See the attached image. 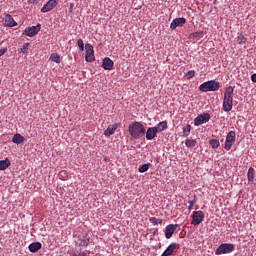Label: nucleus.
<instances>
[{"mask_svg": "<svg viewBox=\"0 0 256 256\" xmlns=\"http://www.w3.org/2000/svg\"><path fill=\"white\" fill-rule=\"evenodd\" d=\"M0 85H1V80H0Z\"/></svg>", "mask_w": 256, "mask_h": 256, "instance_id": "nucleus-41", "label": "nucleus"}, {"mask_svg": "<svg viewBox=\"0 0 256 256\" xmlns=\"http://www.w3.org/2000/svg\"><path fill=\"white\" fill-rule=\"evenodd\" d=\"M251 81L252 83H256V74L251 75Z\"/></svg>", "mask_w": 256, "mask_h": 256, "instance_id": "nucleus-36", "label": "nucleus"}, {"mask_svg": "<svg viewBox=\"0 0 256 256\" xmlns=\"http://www.w3.org/2000/svg\"><path fill=\"white\" fill-rule=\"evenodd\" d=\"M151 167V163L144 164L138 168L139 173H147L149 168Z\"/></svg>", "mask_w": 256, "mask_h": 256, "instance_id": "nucleus-23", "label": "nucleus"}, {"mask_svg": "<svg viewBox=\"0 0 256 256\" xmlns=\"http://www.w3.org/2000/svg\"><path fill=\"white\" fill-rule=\"evenodd\" d=\"M186 147L193 149V147H195L197 145V140H193V139H188L185 142Z\"/></svg>", "mask_w": 256, "mask_h": 256, "instance_id": "nucleus-25", "label": "nucleus"}, {"mask_svg": "<svg viewBox=\"0 0 256 256\" xmlns=\"http://www.w3.org/2000/svg\"><path fill=\"white\" fill-rule=\"evenodd\" d=\"M29 51V43H24L21 48V53H27Z\"/></svg>", "mask_w": 256, "mask_h": 256, "instance_id": "nucleus-33", "label": "nucleus"}, {"mask_svg": "<svg viewBox=\"0 0 256 256\" xmlns=\"http://www.w3.org/2000/svg\"><path fill=\"white\" fill-rule=\"evenodd\" d=\"M87 245H89V240L85 238L80 240L79 247H87Z\"/></svg>", "mask_w": 256, "mask_h": 256, "instance_id": "nucleus-32", "label": "nucleus"}, {"mask_svg": "<svg viewBox=\"0 0 256 256\" xmlns=\"http://www.w3.org/2000/svg\"><path fill=\"white\" fill-rule=\"evenodd\" d=\"M177 249V243H171L167 249L162 253V256H171L173 255V251Z\"/></svg>", "mask_w": 256, "mask_h": 256, "instance_id": "nucleus-17", "label": "nucleus"}, {"mask_svg": "<svg viewBox=\"0 0 256 256\" xmlns=\"http://www.w3.org/2000/svg\"><path fill=\"white\" fill-rule=\"evenodd\" d=\"M11 167V161L6 158L5 160H0V171H5Z\"/></svg>", "mask_w": 256, "mask_h": 256, "instance_id": "nucleus-20", "label": "nucleus"}, {"mask_svg": "<svg viewBox=\"0 0 256 256\" xmlns=\"http://www.w3.org/2000/svg\"><path fill=\"white\" fill-rule=\"evenodd\" d=\"M235 251V245L229 243L221 244L215 251V255H227Z\"/></svg>", "mask_w": 256, "mask_h": 256, "instance_id": "nucleus-4", "label": "nucleus"}, {"mask_svg": "<svg viewBox=\"0 0 256 256\" xmlns=\"http://www.w3.org/2000/svg\"><path fill=\"white\" fill-rule=\"evenodd\" d=\"M43 247L41 242H33L28 246L30 253H37Z\"/></svg>", "mask_w": 256, "mask_h": 256, "instance_id": "nucleus-18", "label": "nucleus"}, {"mask_svg": "<svg viewBox=\"0 0 256 256\" xmlns=\"http://www.w3.org/2000/svg\"><path fill=\"white\" fill-rule=\"evenodd\" d=\"M5 27H17V22L11 14H6L3 18Z\"/></svg>", "mask_w": 256, "mask_h": 256, "instance_id": "nucleus-13", "label": "nucleus"}, {"mask_svg": "<svg viewBox=\"0 0 256 256\" xmlns=\"http://www.w3.org/2000/svg\"><path fill=\"white\" fill-rule=\"evenodd\" d=\"M85 49H86L85 61H87V63H93V61H95V50H93V45H91L90 43H87L85 45Z\"/></svg>", "mask_w": 256, "mask_h": 256, "instance_id": "nucleus-7", "label": "nucleus"}, {"mask_svg": "<svg viewBox=\"0 0 256 256\" xmlns=\"http://www.w3.org/2000/svg\"><path fill=\"white\" fill-rule=\"evenodd\" d=\"M189 133H191V125L188 124L186 127L183 128V136L189 137Z\"/></svg>", "mask_w": 256, "mask_h": 256, "instance_id": "nucleus-28", "label": "nucleus"}, {"mask_svg": "<svg viewBox=\"0 0 256 256\" xmlns=\"http://www.w3.org/2000/svg\"><path fill=\"white\" fill-rule=\"evenodd\" d=\"M236 137H237V134L235 133V131H230L227 134L225 145H224V149H226V151H231V148L233 147V143H235L236 141Z\"/></svg>", "mask_w": 256, "mask_h": 256, "instance_id": "nucleus-6", "label": "nucleus"}, {"mask_svg": "<svg viewBox=\"0 0 256 256\" xmlns=\"http://www.w3.org/2000/svg\"><path fill=\"white\" fill-rule=\"evenodd\" d=\"M157 128L155 127H150L147 129L146 131V139L148 141H151L152 139H155V137H157Z\"/></svg>", "mask_w": 256, "mask_h": 256, "instance_id": "nucleus-15", "label": "nucleus"}, {"mask_svg": "<svg viewBox=\"0 0 256 256\" xmlns=\"http://www.w3.org/2000/svg\"><path fill=\"white\" fill-rule=\"evenodd\" d=\"M237 43H239V45H241V43H247V38H245L243 33L238 34Z\"/></svg>", "mask_w": 256, "mask_h": 256, "instance_id": "nucleus-26", "label": "nucleus"}, {"mask_svg": "<svg viewBox=\"0 0 256 256\" xmlns=\"http://www.w3.org/2000/svg\"><path fill=\"white\" fill-rule=\"evenodd\" d=\"M78 256H87V252H81L78 254Z\"/></svg>", "mask_w": 256, "mask_h": 256, "instance_id": "nucleus-37", "label": "nucleus"}, {"mask_svg": "<svg viewBox=\"0 0 256 256\" xmlns=\"http://www.w3.org/2000/svg\"><path fill=\"white\" fill-rule=\"evenodd\" d=\"M77 45H78L80 51H85V44L83 43V39H81V38L78 39Z\"/></svg>", "mask_w": 256, "mask_h": 256, "instance_id": "nucleus-31", "label": "nucleus"}, {"mask_svg": "<svg viewBox=\"0 0 256 256\" xmlns=\"http://www.w3.org/2000/svg\"><path fill=\"white\" fill-rule=\"evenodd\" d=\"M129 134L133 139H141L145 137V126L141 122H133L128 127Z\"/></svg>", "mask_w": 256, "mask_h": 256, "instance_id": "nucleus-1", "label": "nucleus"}, {"mask_svg": "<svg viewBox=\"0 0 256 256\" xmlns=\"http://www.w3.org/2000/svg\"><path fill=\"white\" fill-rule=\"evenodd\" d=\"M73 7H74V4H73V3H71V4H70V13L72 12V10H71V9H73Z\"/></svg>", "mask_w": 256, "mask_h": 256, "instance_id": "nucleus-39", "label": "nucleus"}, {"mask_svg": "<svg viewBox=\"0 0 256 256\" xmlns=\"http://www.w3.org/2000/svg\"><path fill=\"white\" fill-rule=\"evenodd\" d=\"M248 185H253L255 181V168L250 167L247 172Z\"/></svg>", "mask_w": 256, "mask_h": 256, "instance_id": "nucleus-16", "label": "nucleus"}, {"mask_svg": "<svg viewBox=\"0 0 256 256\" xmlns=\"http://www.w3.org/2000/svg\"><path fill=\"white\" fill-rule=\"evenodd\" d=\"M179 227V224H169L166 226L165 228V237L166 239H171V237H173V233H175V231H177Z\"/></svg>", "mask_w": 256, "mask_h": 256, "instance_id": "nucleus-11", "label": "nucleus"}, {"mask_svg": "<svg viewBox=\"0 0 256 256\" xmlns=\"http://www.w3.org/2000/svg\"><path fill=\"white\" fill-rule=\"evenodd\" d=\"M59 3V0H49L42 8L41 13H49V11H53L55 7H57V4Z\"/></svg>", "mask_w": 256, "mask_h": 256, "instance_id": "nucleus-10", "label": "nucleus"}, {"mask_svg": "<svg viewBox=\"0 0 256 256\" xmlns=\"http://www.w3.org/2000/svg\"><path fill=\"white\" fill-rule=\"evenodd\" d=\"M50 61H53L54 63H61V56L57 53H53L50 56Z\"/></svg>", "mask_w": 256, "mask_h": 256, "instance_id": "nucleus-24", "label": "nucleus"}, {"mask_svg": "<svg viewBox=\"0 0 256 256\" xmlns=\"http://www.w3.org/2000/svg\"><path fill=\"white\" fill-rule=\"evenodd\" d=\"M115 63L113 62V60H111V58L109 57H105L103 59V63H102V67L103 69H105L106 71H111L113 70Z\"/></svg>", "mask_w": 256, "mask_h": 256, "instance_id": "nucleus-14", "label": "nucleus"}, {"mask_svg": "<svg viewBox=\"0 0 256 256\" xmlns=\"http://www.w3.org/2000/svg\"><path fill=\"white\" fill-rule=\"evenodd\" d=\"M234 89L232 86H229L228 88H226L225 93H224V99H223V111H225V113H229V111H231L233 109V93H234Z\"/></svg>", "mask_w": 256, "mask_h": 256, "instance_id": "nucleus-2", "label": "nucleus"}, {"mask_svg": "<svg viewBox=\"0 0 256 256\" xmlns=\"http://www.w3.org/2000/svg\"><path fill=\"white\" fill-rule=\"evenodd\" d=\"M150 223H152L153 225H161V223H163V220L157 219L155 217H151L150 218Z\"/></svg>", "mask_w": 256, "mask_h": 256, "instance_id": "nucleus-29", "label": "nucleus"}, {"mask_svg": "<svg viewBox=\"0 0 256 256\" xmlns=\"http://www.w3.org/2000/svg\"><path fill=\"white\" fill-rule=\"evenodd\" d=\"M186 23L187 20L185 18H175L170 24V29H172V31H175L177 27H183Z\"/></svg>", "mask_w": 256, "mask_h": 256, "instance_id": "nucleus-12", "label": "nucleus"}, {"mask_svg": "<svg viewBox=\"0 0 256 256\" xmlns=\"http://www.w3.org/2000/svg\"><path fill=\"white\" fill-rule=\"evenodd\" d=\"M209 145H211L212 149H218L220 143L217 139H212L209 141Z\"/></svg>", "mask_w": 256, "mask_h": 256, "instance_id": "nucleus-27", "label": "nucleus"}, {"mask_svg": "<svg viewBox=\"0 0 256 256\" xmlns=\"http://www.w3.org/2000/svg\"><path fill=\"white\" fill-rule=\"evenodd\" d=\"M191 217H192L191 225H194V226L201 225V223H203V220L205 219V213L201 210L194 211Z\"/></svg>", "mask_w": 256, "mask_h": 256, "instance_id": "nucleus-5", "label": "nucleus"}, {"mask_svg": "<svg viewBox=\"0 0 256 256\" xmlns=\"http://www.w3.org/2000/svg\"><path fill=\"white\" fill-rule=\"evenodd\" d=\"M186 77L187 79H193V77H195V71L194 70H190L186 73Z\"/></svg>", "mask_w": 256, "mask_h": 256, "instance_id": "nucleus-34", "label": "nucleus"}, {"mask_svg": "<svg viewBox=\"0 0 256 256\" xmlns=\"http://www.w3.org/2000/svg\"><path fill=\"white\" fill-rule=\"evenodd\" d=\"M71 256H79V254H77V253H73Z\"/></svg>", "mask_w": 256, "mask_h": 256, "instance_id": "nucleus-40", "label": "nucleus"}, {"mask_svg": "<svg viewBox=\"0 0 256 256\" xmlns=\"http://www.w3.org/2000/svg\"><path fill=\"white\" fill-rule=\"evenodd\" d=\"M12 141L16 144V145H21V143H23L25 141V137L21 136V134H15L12 138Z\"/></svg>", "mask_w": 256, "mask_h": 256, "instance_id": "nucleus-21", "label": "nucleus"}, {"mask_svg": "<svg viewBox=\"0 0 256 256\" xmlns=\"http://www.w3.org/2000/svg\"><path fill=\"white\" fill-rule=\"evenodd\" d=\"M210 120H211V115L209 113H204V114L198 115L194 119V125L196 127H199V125H203V123H208V121Z\"/></svg>", "mask_w": 256, "mask_h": 256, "instance_id": "nucleus-9", "label": "nucleus"}, {"mask_svg": "<svg viewBox=\"0 0 256 256\" xmlns=\"http://www.w3.org/2000/svg\"><path fill=\"white\" fill-rule=\"evenodd\" d=\"M158 133H161L162 131H165L167 129V121H162L157 124L156 127H154Z\"/></svg>", "mask_w": 256, "mask_h": 256, "instance_id": "nucleus-22", "label": "nucleus"}, {"mask_svg": "<svg viewBox=\"0 0 256 256\" xmlns=\"http://www.w3.org/2000/svg\"><path fill=\"white\" fill-rule=\"evenodd\" d=\"M6 53H7V47L0 49V57H2V55H5Z\"/></svg>", "mask_w": 256, "mask_h": 256, "instance_id": "nucleus-35", "label": "nucleus"}, {"mask_svg": "<svg viewBox=\"0 0 256 256\" xmlns=\"http://www.w3.org/2000/svg\"><path fill=\"white\" fill-rule=\"evenodd\" d=\"M193 35L194 37H199V35H201V32H195Z\"/></svg>", "mask_w": 256, "mask_h": 256, "instance_id": "nucleus-38", "label": "nucleus"}, {"mask_svg": "<svg viewBox=\"0 0 256 256\" xmlns=\"http://www.w3.org/2000/svg\"><path fill=\"white\" fill-rule=\"evenodd\" d=\"M221 87V84L215 80H209L204 83H202L199 86V91L202 93H207L209 91H219V88Z\"/></svg>", "mask_w": 256, "mask_h": 256, "instance_id": "nucleus-3", "label": "nucleus"}, {"mask_svg": "<svg viewBox=\"0 0 256 256\" xmlns=\"http://www.w3.org/2000/svg\"><path fill=\"white\" fill-rule=\"evenodd\" d=\"M41 31V24H38L36 26L27 27L23 31V35H26V37H35L39 32Z\"/></svg>", "mask_w": 256, "mask_h": 256, "instance_id": "nucleus-8", "label": "nucleus"}, {"mask_svg": "<svg viewBox=\"0 0 256 256\" xmlns=\"http://www.w3.org/2000/svg\"><path fill=\"white\" fill-rule=\"evenodd\" d=\"M197 203V196L194 195V198L189 201L188 211H191L193 209V205Z\"/></svg>", "mask_w": 256, "mask_h": 256, "instance_id": "nucleus-30", "label": "nucleus"}, {"mask_svg": "<svg viewBox=\"0 0 256 256\" xmlns=\"http://www.w3.org/2000/svg\"><path fill=\"white\" fill-rule=\"evenodd\" d=\"M117 124H113L108 126V128L104 131L105 137H111L117 131Z\"/></svg>", "mask_w": 256, "mask_h": 256, "instance_id": "nucleus-19", "label": "nucleus"}]
</instances>
